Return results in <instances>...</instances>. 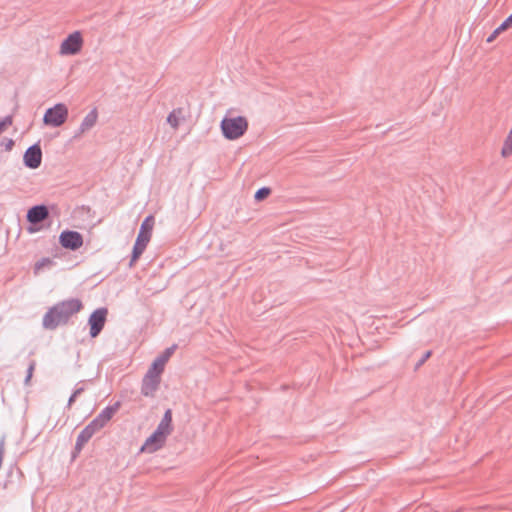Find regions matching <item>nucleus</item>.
I'll use <instances>...</instances> for the list:
<instances>
[{
    "label": "nucleus",
    "instance_id": "obj_1",
    "mask_svg": "<svg viewBox=\"0 0 512 512\" xmlns=\"http://www.w3.org/2000/svg\"><path fill=\"white\" fill-rule=\"evenodd\" d=\"M82 307V302L76 298L57 303L44 315L43 327L48 330H54L58 326L66 324L70 317L78 313Z\"/></svg>",
    "mask_w": 512,
    "mask_h": 512
},
{
    "label": "nucleus",
    "instance_id": "obj_2",
    "mask_svg": "<svg viewBox=\"0 0 512 512\" xmlns=\"http://www.w3.org/2000/svg\"><path fill=\"white\" fill-rule=\"evenodd\" d=\"M153 225H154V220H153L152 216H148L142 222V224L140 226V231L138 233L136 242L133 247L130 266H132L133 263L136 262L138 260V258L142 255V253L144 252L147 244L150 241Z\"/></svg>",
    "mask_w": 512,
    "mask_h": 512
},
{
    "label": "nucleus",
    "instance_id": "obj_3",
    "mask_svg": "<svg viewBox=\"0 0 512 512\" xmlns=\"http://www.w3.org/2000/svg\"><path fill=\"white\" fill-rule=\"evenodd\" d=\"M226 111V139L237 140L242 137L248 130V120L244 116H228Z\"/></svg>",
    "mask_w": 512,
    "mask_h": 512
},
{
    "label": "nucleus",
    "instance_id": "obj_4",
    "mask_svg": "<svg viewBox=\"0 0 512 512\" xmlns=\"http://www.w3.org/2000/svg\"><path fill=\"white\" fill-rule=\"evenodd\" d=\"M68 118V108L63 103H58L46 110L43 122L47 126L60 127Z\"/></svg>",
    "mask_w": 512,
    "mask_h": 512
},
{
    "label": "nucleus",
    "instance_id": "obj_5",
    "mask_svg": "<svg viewBox=\"0 0 512 512\" xmlns=\"http://www.w3.org/2000/svg\"><path fill=\"white\" fill-rule=\"evenodd\" d=\"M83 38L79 31L69 34L61 43L59 54L62 56H71L78 54L83 46Z\"/></svg>",
    "mask_w": 512,
    "mask_h": 512
},
{
    "label": "nucleus",
    "instance_id": "obj_6",
    "mask_svg": "<svg viewBox=\"0 0 512 512\" xmlns=\"http://www.w3.org/2000/svg\"><path fill=\"white\" fill-rule=\"evenodd\" d=\"M108 314V310L106 308H99L93 311L88 319V324L90 326V336L92 338L97 337L102 331L106 317Z\"/></svg>",
    "mask_w": 512,
    "mask_h": 512
},
{
    "label": "nucleus",
    "instance_id": "obj_7",
    "mask_svg": "<svg viewBox=\"0 0 512 512\" xmlns=\"http://www.w3.org/2000/svg\"><path fill=\"white\" fill-rule=\"evenodd\" d=\"M120 402H116L114 405L106 407L101 413L89 424L94 431H99L103 428L113 417V415L119 410Z\"/></svg>",
    "mask_w": 512,
    "mask_h": 512
},
{
    "label": "nucleus",
    "instance_id": "obj_8",
    "mask_svg": "<svg viewBox=\"0 0 512 512\" xmlns=\"http://www.w3.org/2000/svg\"><path fill=\"white\" fill-rule=\"evenodd\" d=\"M59 241L64 248L70 250H77L83 245V237L76 231H63Z\"/></svg>",
    "mask_w": 512,
    "mask_h": 512
},
{
    "label": "nucleus",
    "instance_id": "obj_9",
    "mask_svg": "<svg viewBox=\"0 0 512 512\" xmlns=\"http://www.w3.org/2000/svg\"><path fill=\"white\" fill-rule=\"evenodd\" d=\"M24 164L31 169H36L41 165L42 151L39 145L35 144L29 147L24 153Z\"/></svg>",
    "mask_w": 512,
    "mask_h": 512
},
{
    "label": "nucleus",
    "instance_id": "obj_10",
    "mask_svg": "<svg viewBox=\"0 0 512 512\" xmlns=\"http://www.w3.org/2000/svg\"><path fill=\"white\" fill-rule=\"evenodd\" d=\"M160 385V377L147 372L142 381L141 393L146 397L154 396Z\"/></svg>",
    "mask_w": 512,
    "mask_h": 512
},
{
    "label": "nucleus",
    "instance_id": "obj_11",
    "mask_svg": "<svg viewBox=\"0 0 512 512\" xmlns=\"http://www.w3.org/2000/svg\"><path fill=\"white\" fill-rule=\"evenodd\" d=\"M166 441L164 436L157 434L155 431L152 435H150L143 446L141 447V451L153 453L160 449Z\"/></svg>",
    "mask_w": 512,
    "mask_h": 512
},
{
    "label": "nucleus",
    "instance_id": "obj_12",
    "mask_svg": "<svg viewBox=\"0 0 512 512\" xmlns=\"http://www.w3.org/2000/svg\"><path fill=\"white\" fill-rule=\"evenodd\" d=\"M49 216V211L44 205H37L28 210L27 220L32 224H38Z\"/></svg>",
    "mask_w": 512,
    "mask_h": 512
},
{
    "label": "nucleus",
    "instance_id": "obj_13",
    "mask_svg": "<svg viewBox=\"0 0 512 512\" xmlns=\"http://www.w3.org/2000/svg\"><path fill=\"white\" fill-rule=\"evenodd\" d=\"M172 411L170 409L166 410L164 413L163 418L161 419L160 423L158 424L155 432L161 436H164L167 438V436L172 431Z\"/></svg>",
    "mask_w": 512,
    "mask_h": 512
},
{
    "label": "nucleus",
    "instance_id": "obj_14",
    "mask_svg": "<svg viewBox=\"0 0 512 512\" xmlns=\"http://www.w3.org/2000/svg\"><path fill=\"white\" fill-rule=\"evenodd\" d=\"M98 114L96 109L91 110L81 122L79 127V131L76 133L75 137H78L88 130H90L97 122Z\"/></svg>",
    "mask_w": 512,
    "mask_h": 512
},
{
    "label": "nucleus",
    "instance_id": "obj_15",
    "mask_svg": "<svg viewBox=\"0 0 512 512\" xmlns=\"http://www.w3.org/2000/svg\"><path fill=\"white\" fill-rule=\"evenodd\" d=\"M95 433L96 431H94L91 426L87 425L78 435L75 449L79 452Z\"/></svg>",
    "mask_w": 512,
    "mask_h": 512
},
{
    "label": "nucleus",
    "instance_id": "obj_16",
    "mask_svg": "<svg viewBox=\"0 0 512 512\" xmlns=\"http://www.w3.org/2000/svg\"><path fill=\"white\" fill-rule=\"evenodd\" d=\"M512 27V13L487 37L486 42H493L497 36Z\"/></svg>",
    "mask_w": 512,
    "mask_h": 512
},
{
    "label": "nucleus",
    "instance_id": "obj_17",
    "mask_svg": "<svg viewBox=\"0 0 512 512\" xmlns=\"http://www.w3.org/2000/svg\"><path fill=\"white\" fill-rule=\"evenodd\" d=\"M184 120L185 117L182 109H174L167 117V123L173 129H177Z\"/></svg>",
    "mask_w": 512,
    "mask_h": 512
},
{
    "label": "nucleus",
    "instance_id": "obj_18",
    "mask_svg": "<svg viewBox=\"0 0 512 512\" xmlns=\"http://www.w3.org/2000/svg\"><path fill=\"white\" fill-rule=\"evenodd\" d=\"M165 365H166V363L162 359L157 357L153 361L152 365L150 366V368L148 369L147 372H152L153 375L161 377V374L164 371Z\"/></svg>",
    "mask_w": 512,
    "mask_h": 512
},
{
    "label": "nucleus",
    "instance_id": "obj_19",
    "mask_svg": "<svg viewBox=\"0 0 512 512\" xmlns=\"http://www.w3.org/2000/svg\"><path fill=\"white\" fill-rule=\"evenodd\" d=\"M501 155L503 157L512 155V130H510L507 138L504 141L503 147L501 149Z\"/></svg>",
    "mask_w": 512,
    "mask_h": 512
},
{
    "label": "nucleus",
    "instance_id": "obj_20",
    "mask_svg": "<svg viewBox=\"0 0 512 512\" xmlns=\"http://www.w3.org/2000/svg\"><path fill=\"white\" fill-rule=\"evenodd\" d=\"M270 194H271V188L267 187V186H263L255 192L254 199L257 202H260V201L265 200Z\"/></svg>",
    "mask_w": 512,
    "mask_h": 512
},
{
    "label": "nucleus",
    "instance_id": "obj_21",
    "mask_svg": "<svg viewBox=\"0 0 512 512\" xmlns=\"http://www.w3.org/2000/svg\"><path fill=\"white\" fill-rule=\"evenodd\" d=\"M52 264V261L49 258H43L35 264L34 272L35 274L40 273L45 267H48Z\"/></svg>",
    "mask_w": 512,
    "mask_h": 512
},
{
    "label": "nucleus",
    "instance_id": "obj_22",
    "mask_svg": "<svg viewBox=\"0 0 512 512\" xmlns=\"http://www.w3.org/2000/svg\"><path fill=\"white\" fill-rule=\"evenodd\" d=\"M432 355V351H426L422 357L416 362L414 369L418 370Z\"/></svg>",
    "mask_w": 512,
    "mask_h": 512
},
{
    "label": "nucleus",
    "instance_id": "obj_23",
    "mask_svg": "<svg viewBox=\"0 0 512 512\" xmlns=\"http://www.w3.org/2000/svg\"><path fill=\"white\" fill-rule=\"evenodd\" d=\"M175 346L167 348L160 356H158L160 359H162L165 363L169 360V358L174 353Z\"/></svg>",
    "mask_w": 512,
    "mask_h": 512
},
{
    "label": "nucleus",
    "instance_id": "obj_24",
    "mask_svg": "<svg viewBox=\"0 0 512 512\" xmlns=\"http://www.w3.org/2000/svg\"><path fill=\"white\" fill-rule=\"evenodd\" d=\"M11 124H12L11 116H7L4 119H0V134Z\"/></svg>",
    "mask_w": 512,
    "mask_h": 512
},
{
    "label": "nucleus",
    "instance_id": "obj_25",
    "mask_svg": "<svg viewBox=\"0 0 512 512\" xmlns=\"http://www.w3.org/2000/svg\"><path fill=\"white\" fill-rule=\"evenodd\" d=\"M33 369H34L33 365H30L29 368H28V371H27V376H26V379H25V383H28L29 380L31 379Z\"/></svg>",
    "mask_w": 512,
    "mask_h": 512
},
{
    "label": "nucleus",
    "instance_id": "obj_26",
    "mask_svg": "<svg viewBox=\"0 0 512 512\" xmlns=\"http://www.w3.org/2000/svg\"><path fill=\"white\" fill-rule=\"evenodd\" d=\"M83 391H84V388H83V387H80V388H77V389L73 392V394H74V396H76V397H77V396H79Z\"/></svg>",
    "mask_w": 512,
    "mask_h": 512
},
{
    "label": "nucleus",
    "instance_id": "obj_27",
    "mask_svg": "<svg viewBox=\"0 0 512 512\" xmlns=\"http://www.w3.org/2000/svg\"><path fill=\"white\" fill-rule=\"evenodd\" d=\"M75 399H76V396H74V394H72L71 397L68 400V407H70L73 404Z\"/></svg>",
    "mask_w": 512,
    "mask_h": 512
},
{
    "label": "nucleus",
    "instance_id": "obj_28",
    "mask_svg": "<svg viewBox=\"0 0 512 512\" xmlns=\"http://www.w3.org/2000/svg\"><path fill=\"white\" fill-rule=\"evenodd\" d=\"M224 127H225V124H224V118L220 121V129L222 131V133L224 134Z\"/></svg>",
    "mask_w": 512,
    "mask_h": 512
}]
</instances>
